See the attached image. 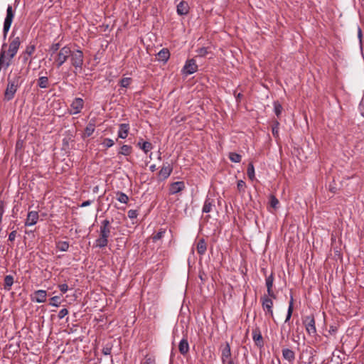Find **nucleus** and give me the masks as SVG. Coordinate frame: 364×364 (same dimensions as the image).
Returning <instances> with one entry per match:
<instances>
[{
    "label": "nucleus",
    "instance_id": "obj_1",
    "mask_svg": "<svg viewBox=\"0 0 364 364\" xmlns=\"http://www.w3.org/2000/svg\"><path fill=\"white\" fill-rule=\"evenodd\" d=\"M24 79L23 78L20 71L11 73L7 77V85L4 93V100H11L18 90L21 85Z\"/></svg>",
    "mask_w": 364,
    "mask_h": 364
},
{
    "label": "nucleus",
    "instance_id": "obj_2",
    "mask_svg": "<svg viewBox=\"0 0 364 364\" xmlns=\"http://www.w3.org/2000/svg\"><path fill=\"white\" fill-rule=\"evenodd\" d=\"M70 57V63L74 67L73 73L77 75L79 70H82L84 63V55L81 50L72 51Z\"/></svg>",
    "mask_w": 364,
    "mask_h": 364
},
{
    "label": "nucleus",
    "instance_id": "obj_3",
    "mask_svg": "<svg viewBox=\"0 0 364 364\" xmlns=\"http://www.w3.org/2000/svg\"><path fill=\"white\" fill-rule=\"evenodd\" d=\"M70 55H72V50L68 46H65L60 48L55 58L57 67H61L66 62Z\"/></svg>",
    "mask_w": 364,
    "mask_h": 364
},
{
    "label": "nucleus",
    "instance_id": "obj_4",
    "mask_svg": "<svg viewBox=\"0 0 364 364\" xmlns=\"http://www.w3.org/2000/svg\"><path fill=\"white\" fill-rule=\"evenodd\" d=\"M111 229L100 228L99 237L95 240V245L100 248L106 247L108 244V238L110 236Z\"/></svg>",
    "mask_w": 364,
    "mask_h": 364
},
{
    "label": "nucleus",
    "instance_id": "obj_5",
    "mask_svg": "<svg viewBox=\"0 0 364 364\" xmlns=\"http://www.w3.org/2000/svg\"><path fill=\"white\" fill-rule=\"evenodd\" d=\"M269 296H263L261 297V302L262 309L264 311L265 316H268L272 319H274L273 313V301Z\"/></svg>",
    "mask_w": 364,
    "mask_h": 364
},
{
    "label": "nucleus",
    "instance_id": "obj_6",
    "mask_svg": "<svg viewBox=\"0 0 364 364\" xmlns=\"http://www.w3.org/2000/svg\"><path fill=\"white\" fill-rule=\"evenodd\" d=\"M14 17V11L11 5H9L6 9V16L4 22L3 33L4 37L6 38Z\"/></svg>",
    "mask_w": 364,
    "mask_h": 364
},
{
    "label": "nucleus",
    "instance_id": "obj_7",
    "mask_svg": "<svg viewBox=\"0 0 364 364\" xmlns=\"http://www.w3.org/2000/svg\"><path fill=\"white\" fill-rule=\"evenodd\" d=\"M303 323L309 335L314 336L316 334L315 319L313 315L306 316L303 321Z\"/></svg>",
    "mask_w": 364,
    "mask_h": 364
},
{
    "label": "nucleus",
    "instance_id": "obj_8",
    "mask_svg": "<svg viewBox=\"0 0 364 364\" xmlns=\"http://www.w3.org/2000/svg\"><path fill=\"white\" fill-rule=\"evenodd\" d=\"M198 70V65L194 59L187 60L183 69L182 73L186 75H191Z\"/></svg>",
    "mask_w": 364,
    "mask_h": 364
},
{
    "label": "nucleus",
    "instance_id": "obj_9",
    "mask_svg": "<svg viewBox=\"0 0 364 364\" xmlns=\"http://www.w3.org/2000/svg\"><path fill=\"white\" fill-rule=\"evenodd\" d=\"M84 106V101L80 97H76L70 105V114H77L81 112Z\"/></svg>",
    "mask_w": 364,
    "mask_h": 364
},
{
    "label": "nucleus",
    "instance_id": "obj_10",
    "mask_svg": "<svg viewBox=\"0 0 364 364\" xmlns=\"http://www.w3.org/2000/svg\"><path fill=\"white\" fill-rule=\"evenodd\" d=\"M252 339L254 342L255 343V345L259 348H262L264 346V340L263 337L262 336V333L260 331V328L259 327H255L252 330Z\"/></svg>",
    "mask_w": 364,
    "mask_h": 364
},
{
    "label": "nucleus",
    "instance_id": "obj_11",
    "mask_svg": "<svg viewBox=\"0 0 364 364\" xmlns=\"http://www.w3.org/2000/svg\"><path fill=\"white\" fill-rule=\"evenodd\" d=\"M47 292L46 290L35 291L31 296V300L37 303H43L46 301Z\"/></svg>",
    "mask_w": 364,
    "mask_h": 364
},
{
    "label": "nucleus",
    "instance_id": "obj_12",
    "mask_svg": "<svg viewBox=\"0 0 364 364\" xmlns=\"http://www.w3.org/2000/svg\"><path fill=\"white\" fill-rule=\"evenodd\" d=\"M39 215L37 211H29L25 221L26 226H32L37 223Z\"/></svg>",
    "mask_w": 364,
    "mask_h": 364
},
{
    "label": "nucleus",
    "instance_id": "obj_13",
    "mask_svg": "<svg viewBox=\"0 0 364 364\" xmlns=\"http://www.w3.org/2000/svg\"><path fill=\"white\" fill-rule=\"evenodd\" d=\"M130 126L128 123H122L119 125V130L117 132L118 138L124 139L128 136Z\"/></svg>",
    "mask_w": 364,
    "mask_h": 364
},
{
    "label": "nucleus",
    "instance_id": "obj_14",
    "mask_svg": "<svg viewBox=\"0 0 364 364\" xmlns=\"http://www.w3.org/2000/svg\"><path fill=\"white\" fill-rule=\"evenodd\" d=\"M173 167L171 164L166 163L164 164L161 170L159 172V176L162 179H166L172 173Z\"/></svg>",
    "mask_w": 364,
    "mask_h": 364
},
{
    "label": "nucleus",
    "instance_id": "obj_15",
    "mask_svg": "<svg viewBox=\"0 0 364 364\" xmlns=\"http://www.w3.org/2000/svg\"><path fill=\"white\" fill-rule=\"evenodd\" d=\"M185 187V183L183 181L173 182L170 185L169 193L172 195L176 194L182 191Z\"/></svg>",
    "mask_w": 364,
    "mask_h": 364
},
{
    "label": "nucleus",
    "instance_id": "obj_16",
    "mask_svg": "<svg viewBox=\"0 0 364 364\" xmlns=\"http://www.w3.org/2000/svg\"><path fill=\"white\" fill-rule=\"evenodd\" d=\"M96 127V119L95 118H92L88 124H87L84 134L83 137H89L90 136L95 132Z\"/></svg>",
    "mask_w": 364,
    "mask_h": 364
},
{
    "label": "nucleus",
    "instance_id": "obj_17",
    "mask_svg": "<svg viewBox=\"0 0 364 364\" xmlns=\"http://www.w3.org/2000/svg\"><path fill=\"white\" fill-rule=\"evenodd\" d=\"M273 282H274V276H273V273H272L269 276H268L266 278L265 283H266V286H267V291L268 296L275 299L276 295L274 294V293L272 290Z\"/></svg>",
    "mask_w": 364,
    "mask_h": 364
},
{
    "label": "nucleus",
    "instance_id": "obj_18",
    "mask_svg": "<svg viewBox=\"0 0 364 364\" xmlns=\"http://www.w3.org/2000/svg\"><path fill=\"white\" fill-rule=\"evenodd\" d=\"M229 359H231V350L228 343H226L221 350V360L223 363Z\"/></svg>",
    "mask_w": 364,
    "mask_h": 364
},
{
    "label": "nucleus",
    "instance_id": "obj_19",
    "mask_svg": "<svg viewBox=\"0 0 364 364\" xmlns=\"http://www.w3.org/2000/svg\"><path fill=\"white\" fill-rule=\"evenodd\" d=\"M189 11V6L188 4L186 1H181L176 8V12L180 16H184L188 14Z\"/></svg>",
    "mask_w": 364,
    "mask_h": 364
},
{
    "label": "nucleus",
    "instance_id": "obj_20",
    "mask_svg": "<svg viewBox=\"0 0 364 364\" xmlns=\"http://www.w3.org/2000/svg\"><path fill=\"white\" fill-rule=\"evenodd\" d=\"M178 350L181 354L186 355L189 351V344L187 338H183L178 345Z\"/></svg>",
    "mask_w": 364,
    "mask_h": 364
},
{
    "label": "nucleus",
    "instance_id": "obj_21",
    "mask_svg": "<svg viewBox=\"0 0 364 364\" xmlns=\"http://www.w3.org/2000/svg\"><path fill=\"white\" fill-rule=\"evenodd\" d=\"M215 207V201L213 199H211L210 198H207L205 200L202 212L203 213H208L212 211L213 208Z\"/></svg>",
    "mask_w": 364,
    "mask_h": 364
},
{
    "label": "nucleus",
    "instance_id": "obj_22",
    "mask_svg": "<svg viewBox=\"0 0 364 364\" xmlns=\"http://www.w3.org/2000/svg\"><path fill=\"white\" fill-rule=\"evenodd\" d=\"M282 355L283 358L290 363H293L295 360V353L291 349L284 348L282 350Z\"/></svg>",
    "mask_w": 364,
    "mask_h": 364
},
{
    "label": "nucleus",
    "instance_id": "obj_23",
    "mask_svg": "<svg viewBox=\"0 0 364 364\" xmlns=\"http://www.w3.org/2000/svg\"><path fill=\"white\" fill-rule=\"evenodd\" d=\"M169 57L170 53L167 48H163L157 53L158 60L164 63H166L169 59Z\"/></svg>",
    "mask_w": 364,
    "mask_h": 364
},
{
    "label": "nucleus",
    "instance_id": "obj_24",
    "mask_svg": "<svg viewBox=\"0 0 364 364\" xmlns=\"http://www.w3.org/2000/svg\"><path fill=\"white\" fill-rule=\"evenodd\" d=\"M113 345L111 343H107L106 345L102 348V352L105 356H109V360L113 364V360L112 357L111 355L112 349Z\"/></svg>",
    "mask_w": 364,
    "mask_h": 364
},
{
    "label": "nucleus",
    "instance_id": "obj_25",
    "mask_svg": "<svg viewBox=\"0 0 364 364\" xmlns=\"http://www.w3.org/2000/svg\"><path fill=\"white\" fill-rule=\"evenodd\" d=\"M207 250V244L203 238L198 240L197 243V252L200 255H203Z\"/></svg>",
    "mask_w": 364,
    "mask_h": 364
},
{
    "label": "nucleus",
    "instance_id": "obj_26",
    "mask_svg": "<svg viewBox=\"0 0 364 364\" xmlns=\"http://www.w3.org/2000/svg\"><path fill=\"white\" fill-rule=\"evenodd\" d=\"M293 310H294V299H293V296H291L290 301L289 302V307H288L287 314L286 319H285V323H287L291 319Z\"/></svg>",
    "mask_w": 364,
    "mask_h": 364
},
{
    "label": "nucleus",
    "instance_id": "obj_27",
    "mask_svg": "<svg viewBox=\"0 0 364 364\" xmlns=\"http://www.w3.org/2000/svg\"><path fill=\"white\" fill-rule=\"evenodd\" d=\"M13 284H14V277H13V276H11V275H6L4 277V289L8 290V291L10 290L11 286L13 285Z\"/></svg>",
    "mask_w": 364,
    "mask_h": 364
},
{
    "label": "nucleus",
    "instance_id": "obj_28",
    "mask_svg": "<svg viewBox=\"0 0 364 364\" xmlns=\"http://www.w3.org/2000/svg\"><path fill=\"white\" fill-rule=\"evenodd\" d=\"M132 151V147L129 145H122L120 148V151L118 152V154L129 156L131 154Z\"/></svg>",
    "mask_w": 364,
    "mask_h": 364
},
{
    "label": "nucleus",
    "instance_id": "obj_29",
    "mask_svg": "<svg viewBox=\"0 0 364 364\" xmlns=\"http://www.w3.org/2000/svg\"><path fill=\"white\" fill-rule=\"evenodd\" d=\"M247 174L250 181L255 180V167L252 162L249 163L247 166Z\"/></svg>",
    "mask_w": 364,
    "mask_h": 364
},
{
    "label": "nucleus",
    "instance_id": "obj_30",
    "mask_svg": "<svg viewBox=\"0 0 364 364\" xmlns=\"http://www.w3.org/2000/svg\"><path fill=\"white\" fill-rule=\"evenodd\" d=\"M48 78L46 76H41L38 80V85L41 88H47L48 87Z\"/></svg>",
    "mask_w": 364,
    "mask_h": 364
},
{
    "label": "nucleus",
    "instance_id": "obj_31",
    "mask_svg": "<svg viewBox=\"0 0 364 364\" xmlns=\"http://www.w3.org/2000/svg\"><path fill=\"white\" fill-rule=\"evenodd\" d=\"M117 200L122 203L127 204L129 201V197L124 193L118 191L117 192Z\"/></svg>",
    "mask_w": 364,
    "mask_h": 364
},
{
    "label": "nucleus",
    "instance_id": "obj_32",
    "mask_svg": "<svg viewBox=\"0 0 364 364\" xmlns=\"http://www.w3.org/2000/svg\"><path fill=\"white\" fill-rule=\"evenodd\" d=\"M69 247V242L67 241H59L56 243V247L62 252L68 251Z\"/></svg>",
    "mask_w": 364,
    "mask_h": 364
},
{
    "label": "nucleus",
    "instance_id": "obj_33",
    "mask_svg": "<svg viewBox=\"0 0 364 364\" xmlns=\"http://www.w3.org/2000/svg\"><path fill=\"white\" fill-rule=\"evenodd\" d=\"M282 110L283 107L282 105L278 101L274 102V112L278 118H279Z\"/></svg>",
    "mask_w": 364,
    "mask_h": 364
},
{
    "label": "nucleus",
    "instance_id": "obj_34",
    "mask_svg": "<svg viewBox=\"0 0 364 364\" xmlns=\"http://www.w3.org/2000/svg\"><path fill=\"white\" fill-rule=\"evenodd\" d=\"M270 206L274 208V210L278 208V205L279 204V200L275 197L274 195L269 196V200Z\"/></svg>",
    "mask_w": 364,
    "mask_h": 364
},
{
    "label": "nucleus",
    "instance_id": "obj_35",
    "mask_svg": "<svg viewBox=\"0 0 364 364\" xmlns=\"http://www.w3.org/2000/svg\"><path fill=\"white\" fill-rule=\"evenodd\" d=\"M229 159L232 162L240 163L241 161L242 156L235 152H230L229 154Z\"/></svg>",
    "mask_w": 364,
    "mask_h": 364
},
{
    "label": "nucleus",
    "instance_id": "obj_36",
    "mask_svg": "<svg viewBox=\"0 0 364 364\" xmlns=\"http://www.w3.org/2000/svg\"><path fill=\"white\" fill-rule=\"evenodd\" d=\"M166 233V230L165 229H161L158 232H156V234L153 235L152 236V240L153 242H156L159 240H161L165 235Z\"/></svg>",
    "mask_w": 364,
    "mask_h": 364
},
{
    "label": "nucleus",
    "instance_id": "obj_37",
    "mask_svg": "<svg viewBox=\"0 0 364 364\" xmlns=\"http://www.w3.org/2000/svg\"><path fill=\"white\" fill-rule=\"evenodd\" d=\"M140 149H141L144 153L146 154L153 149V145L149 141H144L141 144V146H140Z\"/></svg>",
    "mask_w": 364,
    "mask_h": 364
},
{
    "label": "nucleus",
    "instance_id": "obj_38",
    "mask_svg": "<svg viewBox=\"0 0 364 364\" xmlns=\"http://www.w3.org/2000/svg\"><path fill=\"white\" fill-rule=\"evenodd\" d=\"M279 123L277 120L274 122V124L272 128V132L273 136L275 138L279 137Z\"/></svg>",
    "mask_w": 364,
    "mask_h": 364
},
{
    "label": "nucleus",
    "instance_id": "obj_39",
    "mask_svg": "<svg viewBox=\"0 0 364 364\" xmlns=\"http://www.w3.org/2000/svg\"><path fill=\"white\" fill-rule=\"evenodd\" d=\"M132 82L131 77H124L119 81V85L122 87H127Z\"/></svg>",
    "mask_w": 364,
    "mask_h": 364
},
{
    "label": "nucleus",
    "instance_id": "obj_40",
    "mask_svg": "<svg viewBox=\"0 0 364 364\" xmlns=\"http://www.w3.org/2000/svg\"><path fill=\"white\" fill-rule=\"evenodd\" d=\"M36 50L35 45H28L23 51L27 55L31 56Z\"/></svg>",
    "mask_w": 364,
    "mask_h": 364
},
{
    "label": "nucleus",
    "instance_id": "obj_41",
    "mask_svg": "<svg viewBox=\"0 0 364 364\" xmlns=\"http://www.w3.org/2000/svg\"><path fill=\"white\" fill-rule=\"evenodd\" d=\"M237 188L240 192L244 193L245 191L246 183L242 180H239L237 183Z\"/></svg>",
    "mask_w": 364,
    "mask_h": 364
},
{
    "label": "nucleus",
    "instance_id": "obj_42",
    "mask_svg": "<svg viewBox=\"0 0 364 364\" xmlns=\"http://www.w3.org/2000/svg\"><path fill=\"white\" fill-rule=\"evenodd\" d=\"M102 144L106 147V148H109V147H112L114 144V141L112 139H109V138H105Z\"/></svg>",
    "mask_w": 364,
    "mask_h": 364
},
{
    "label": "nucleus",
    "instance_id": "obj_43",
    "mask_svg": "<svg viewBox=\"0 0 364 364\" xmlns=\"http://www.w3.org/2000/svg\"><path fill=\"white\" fill-rule=\"evenodd\" d=\"M196 53H198V55L200 57H205L208 53V48L205 47H201L196 50Z\"/></svg>",
    "mask_w": 364,
    "mask_h": 364
},
{
    "label": "nucleus",
    "instance_id": "obj_44",
    "mask_svg": "<svg viewBox=\"0 0 364 364\" xmlns=\"http://www.w3.org/2000/svg\"><path fill=\"white\" fill-rule=\"evenodd\" d=\"M60 296H53L51 299H50V301L51 302L50 303V304L51 306H56L58 307L59 305H60Z\"/></svg>",
    "mask_w": 364,
    "mask_h": 364
},
{
    "label": "nucleus",
    "instance_id": "obj_45",
    "mask_svg": "<svg viewBox=\"0 0 364 364\" xmlns=\"http://www.w3.org/2000/svg\"><path fill=\"white\" fill-rule=\"evenodd\" d=\"M100 228L111 229L110 221L107 219L104 220L103 221L101 222Z\"/></svg>",
    "mask_w": 364,
    "mask_h": 364
},
{
    "label": "nucleus",
    "instance_id": "obj_46",
    "mask_svg": "<svg viewBox=\"0 0 364 364\" xmlns=\"http://www.w3.org/2000/svg\"><path fill=\"white\" fill-rule=\"evenodd\" d=\"M128 217L130 219H135L138 216V212L136 210H129L127 213Z\"/></svg>",
    "mask_w": 364,
    "mask_h": 364
},
{
    "label": "nucleus",
    "instance_id": "obj_47",
    "mask_svg": "<svg viewBox=\"0 0 364 364\" xmlns=\"http://www.w3.org/2000/svg\"><path fill=\"white\" fill-rule=\"evenodd\" d=\"M68 314V310L67 309L64 308V309H62L59 311L58 316L60 319H62Z\"/></svg>",
    "mask_w": 364,
    "mask_h": 364
},
{
    "label": "nucleus",
    "instance_id": "obj_48",
    "mask_svg": "<svg viewBox=\"0 0 364 364\" xmlns=\"http://www.w3.org/2000/svg\"><path fill=\"white\" fill-rule=\"evenodd\" d=\"M58 288L63 294L66 293L68 290V286L66 284H59Z\"/></svg>",
    "mask_w": 364,
    "mask_h": 364
},
{
    "label": "nucleus",
    "instance_id": "obj_49",
    "mask_svg": "<svg viewBox=\"0 0 364 364\" xmlns=\"http://www.w3.org/2000/svg\"><path fill=\"white\" fill-rule=\"evenodd\" d=\"M59 48H60V43H53V44L51 45V46L50 48V50L52 51L53 53H55L57 50H58Z\"/></svg>",
    "mask_w": 364,
    "mask_h": 364
},
{
    "label": "nucleus",
    "instance_id": "obj_50",
    "mask_svg": "<svg viewBox=\"0 0 364 364\" xmlns=\"http://www.w3.org/2000/svg\"><path fill=\"white\" fill-rule=\"evenodd\" d=\"M29 57H31V56L30 55H27L24 52H22V53L21 54L19 58H21L22 60V62L23 63H26L28 60Z\"/></svg>",
    "mask_w": 364,
    "mask_h": 364
},
{
    "label": "nucleus",
    "instance_id": "obj_51",
    "mask_svg": "<svg viewBox=\"0 0 364 364\" xmlns=\"http://www.w3.org/2000/svg\"><path fill=\"white\" fill-rule=\"evenodd\" d=\"M16 237V230H13L9 235V240L11 242H13V241H14Z\"/></svg>",
    "mask_w": 364,
    "mask_h": 364
},
{
    "label": "nucleus",
    "instance_id": "obj_52",
    "mask_svg": "<svg viewBox=\"0 0 364 364\" xmlns=\"http://www.w3.org/2000/svg\"><path fill=\"white\" fill-rule=\"evenodd\" d=\"M143 364H156L154 358L151 357H146Z\"/></svg>",
    "mask_w": 364,
    "mask_h": 364
},
{
    "label": "nucleus",
    "instance_id": "obj_53",
    "mask_svg": "<svg viewBox=\"0 0 364 364\" xmlns=\"http://www.w3.org/2000/svg\"><path fill=\"white\" fill-rule=\"evenodd\" d=\"M92 203V200H85L81 203L80 207H81V208L87 207V206L91 205Z\"/></svg>",
    "mask_w": 364,
    "mask_h": 364
},
{
    "label": "nucleus",
    "instance_id": "obj_54",
    "mask_svg": "<svg viewBox=\"0 0 364 364\" xmlns=\"http://www.w3.org/2000/svg\"><path fill=\"white\" fill-rule=\"evenodd\" d=\"M336 331H337L336 327L333 326H330L329 332L331 333H336Z\"/></svg>",
    "mask_w": 364,
    "mask_h": 364
},
{
    "label": "nucleus",
    "instance_id": "obj_55",
    "mask_svg": "<svg viewBox=\"0 0 364 364\" xmlns=\"http://www.w3.org/2000/svg\"><path fill=\"white\" fill-rule=\"evenodd\" d=\"M149 169H150V171H151V172L155 171L156 170V165H155V164H153V165L150 166Z\"/></svg>",
    "mask_w": 364,
    "mask_h": 364
},
{
    "label": "nucleus",
    "instance_id": "obj_56",
    "mask_svg": "<svg viewBox=\"0 0 364 364\" xmlns=\"http://www.w3.org/2000/svg\"><path fill=\"white\" fill-rule=\"evenodd\" d=\"M358 38H360V40H361V38H362V31H361V28H358Z\"/></svg>",
    "mask_w": 364,
    "mask_h": 364
},
{
    "label": "nucleus",
    "instance_id": "obj_57",
    "mask_svg": "<svg viewBox=\"0 0 364 364\" xmlns=\"http://www.w3.org/2000/svg\"><path fill=\"white\" fill-rule=\"evenodd\" d=\"M226 363H227L228 364H235V363H234V361H233V360H232V358H231V359L228 360L226 361Z\"/></svg>",
    "mask_w": 364,
    "mask_h": 364
},
{
    "label": "nucleus",
    "instance_id": "obj_58",
    "mask_svg": "<svg viewBox=\"0 0 364 364\" xmlns=\"http://www.w3.org/2000/svg\"><path fill=\"white\" fill-rule=\"evenodd\" d=\"M242 97V94H241V93H239V94L237 95V98H240V97Z\"/></svg>",
    "mask_w": 364,
    "mask_h": 364
},
{
    "label": "nucleus",
    "instance_id": "obj_59",
    "mask_svg": "<svg viewBox=\"0 0 364 364\" xmlns=\"http://www.w3.org/2000/svg\"><path fill=\"white\" fill-rule=\"evenodd\" d=\"M141 144H142L141 143V141H139V142H138V146H139V147H140V146H141Z\"/></svg>",
    "mask_w": 364,
    "mask_h": 364
},
{
    "label": "nucleus",
    "instance_id": "obj_60",
    "mask_svg": "<svg viewBox=\"0 0 364 364\" xmlns=\"http://www.w3.org/2000/svg\"><path fill=\"white\" fill-rule=\"evenodd\" d=\"M158 159L160 160L161 158V153H159V155L158 156Z\"/></svg>",
    "mask_w": 364,
    "mask_h": 364
},
{
    "label": "nucleus",
    "instance_id": "obj_61",
    "mask_svg": "<svg viewBox=\"0 0 364 364\" xmlns=\"http://www.w3.org/2000/svg\"><path fill=\"white\" fill-rule=\"evenodd\" d=\"M97 187H95L94 191L95 192L97 191Z\"/></svg>",
    "mask_w": 364,
    "mask_h": 364
},
{
    "label": "nucleus",
    "instance_id": "obj_62",
    "mask_svg": "<svg viewBox=\"0 0 364 364\" xmlns=\"http://www.w3.org/2000/svg\"><path fill=\"white\" fill-rule=\"evenodd\" d=\"M97 187H95L94 191L95 192L97 191Z\"/></svg>",
    "mask_w": 364,
    "mask_h": 364
}]
</instances>
